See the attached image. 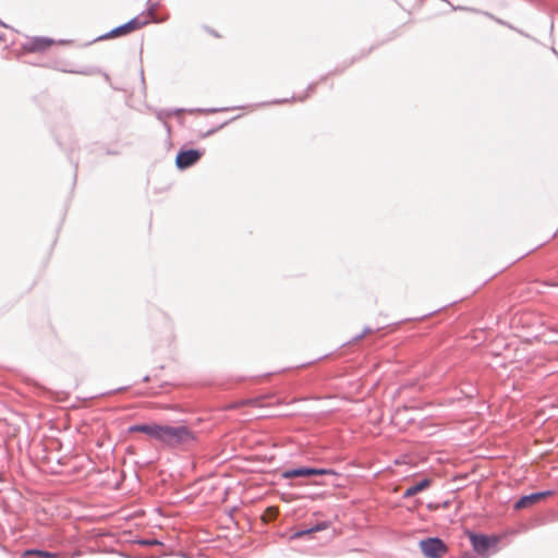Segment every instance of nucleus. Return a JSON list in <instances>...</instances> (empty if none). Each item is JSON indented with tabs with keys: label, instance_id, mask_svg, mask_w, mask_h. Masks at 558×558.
<instances>
[{
	"label": "nucleus",
	"instance_id": "f257e3e1",
	"mask_svg": "<svg viewBox=\"0 0 558 558\" xmlns=\"http://www.w3.org/2000/svg\"><path fill=\"white\" fill-rule=\"evenodd\" d=\"M156 441L168 448H179L196 442L197 436L184 424H159Z\"/></svg>",
	"mask_w": 558,
	"mask_h": 558
},
{
	"label": "nucleus",
	"instance_id": "f03ea898",
	"mask_svg": "<svg viewBox=\"0 0 558 558\" xmlns=\"http://www.w3.org/2000/svg\"><path fill=\"white\" fill-rule=\"evenodd\" d=\"M469 539L476 554L487 557L490 550H493V553L497 550V545L501 537L495 534L487 535L483 533L469 532Z\"/></svg>",
	"mask_w": 558,
	"mask_h": 558
},
{
	"label": "nucleus",
	"instance_id": "7ed1b4c3",
	"mask_svg": "<svg viewBox=\"0 0 558 558\" xmlns=\"http://www.w3.org/2000/svg\"><path fill=\"white\" fill-rule=\"evenodd\" d=\"M322 475H337V472L333 469L328 468L299 465L295 468L286 469L281 473V477L286 480H293L298 477L308 478Z\"/></svg>",
	"mask_w": 558,
	"mask_h": 558
},
{
	"label": "nucleus",
	"instance_id": "20e7f679",
	"mask_svg": "<svg viewBox=\"0 0 558 558\" xmlns=\"http://www.w3.org/2000/svg\"><path fill=\"white\" fill-rule=\"evenodd\" d=\"M418 547L425 558H442L449 547L439 536H429L418 542Z\"/></svg>",
	"mask_w": 558,
	"mask_h": 558
},
{
	"label": "nucleus",
	"instance_id": "39448f33",
	"mask_svg": "<svg viewBox=\"0 0 558 558\" xmlns=\"http://www.w3.org/2000/svg\"><path fill=\"white\" fill-rule=\"evenodd\" d=\"M149 23L148 19H142L140 15L134 16L130 21L113 27L108 33L99 36L96 40L116 38L120 36H125L132 32L141 29L145 27Z\"/></svg>",
	"mask_w": 558,
	"mask_h": 558
},
{
	"label": "nucleus",
	"instance_id": "423d86ee",
	"mask_svg": "<svg viewBox=\"0 0 558 558\" xmlns=\"http://www.w3.org/2000/svg\"><path fill=\"white\" fill-rule=\"evenodd\" d=\"M204 154V148H186L182 146L175 156V167L181 171L186 170L196 165Z\"/></svg>",
	"mask_w": 558,
	"mask_h": 558
},
{
	"label": "nucleus",
	"instance_id": "0eeeda50",
	"mask_svg": "<svg viewBox=\"0 0 558 558\" xmlns=\"http://www.w3.org/2000/svg\"><path fill=\"white\" fill-rule=\"evenodd\" d=\"M229 108H196V109H184V108H177V109H160L156 111V118L162 122L166 131L168 133L171 132L170 124L166 121L167 119L171 118L172 116H179L183 112H202V113H216V112H222L228 111Z\"/></svg>",
	"mask_w": 558,
	"mask_h": 558
},
{
	"label": "nucleus",
	"instance_id": "6e6552de",
	"mask_svg": "<svg viewBox=\"0 0 558 558\" xmlns=\"http://www.w3.org/2000/svg\"><path fill=\"white\" fill-rule=\"evenodd\" d=\"M121 132V122L117 118L104 119L98 125V134L113 143L119 142Z\"/></svg>",
	"mask_w": 558,
	"mask_h": 558
},
{
	"label": "nucleus",
	"instance_id": "1a4fd4ad",
	"mask_svg": "<svg viewBox=\"0 0 558 558\" xmlns=\"http://www.w3.org/2000/svg\"><path fill=\"white\" fill-rule=\"evenodd\" d=\"M555 492L553 489L547 490H541V492H534L527 495H522L519 497V499L515 500L513 504V509L519 511L526 508H530L539 501L544 500L545 498L553 496Z\"/></svg>",
	"mask_w": 558,
	"mask_h": 558
},
{
	"label": "nucleus",
	"instance_id": "9d476101",
	"mask_svg": "<svg viewBox=\"0 0 558 558\" xmlns=\"http://www.w3.org/2000/svg\"><path fill=\"white\" fill-rule=\"evenodd\" d=\"M54 40L49 37L44 36H34L29 38L26 43L22 45V48L26 52H44L46 51L50 46H52Z\"/></svg>",
	"mask_w": 558,
	"mask_h": 558
},
{
	"label": "nucleus",
	"instance_id": "9b49d317",
	"mask_svg": "<svg viewBox=\"0 0 558 558\" xmlns=\"http://www.w3.org/2000/svg\"><path fill=\"white\" fill-rule=\"evenodd\" d=\"M432 478L424 476L417 482L413 483L412 485L408 486L407 489L403 492L402 497L403 498H411L425 489H427L432 485Z\"/></svg>",
	"mask_w": 558,
	"mask_h": 558
},
{
	"label": "nucleus",
	"instance_id": "f8f14e48",
	"mask_svg": "<svg viewBox=\"0 0 558 558\" xmlns=\"http://www.w3.org/2000/svg\"><path fill=\"white\" fill-rule=\"evenodd\" d=\"M317 85H318V82H313L307 85L306 90L303 95H300V96L293 95L291 98L274 99L269 102H265L264 105H281V104L290 102L291 100L304 101L311 94H313L316 90Z\"/></svg>",
	"mask_w": 558,
	"mask_h": 558
},
{
	"label": "nucleus",
	"instance_id": "ddd939ff",
	"mask_svg": "<svg viewBox=\"0 0 558 558\" xmlns=\"http://www.w3.org/2000/svg\"><path fill=\"white\" fill-rule=\"evenodd\" d=\"M158 426H159V423L148 422V423H138L136 428H138V433H143L150 439L156 440Z\"/></svg>",
	"mask_w": 558,
	"mask_h": 558
},
{
	"label": "nucleus",
	"instance_id": "4468645a",
	"mask_svg": "<svg viewBox=\"0 0 558 558\" xmlns=\"http://www.w3.org/2000/svg\"><path fill=\"white\" fill-rule=\"evenodd\" d=\"M481 15L496 22L497 24L499 25H502V26H506L512 31H515L517 33L521 34V35H524V36H527L526 34H524L523 31L521 29H518L517 27H514L512 24L508 23L507 21L502 20V19H499L497 17L496 15H494L493 13L488 12V11H485L484 12H481Z\"/></svg>",
	"mask_w": 558,
	"mask_h": 558
},
{
	"label": "nucleus",
	"instance_id": "2eb2a0df",
	"mask_svg": "<svg viewBox=\"0 0 558 558\" xmlns=\"http://www.w3.org/2000/svg\"><path fill=\"white\" fill-rule=\"evenodd\" d=\"M27 556H38L40 558H56L57 554L39 548H29L23 553V557Z\"/></svg>",
	"mask_w": 558,
	"mask_h": 558
},
{
	"label": "nucleus",
	"instance_id": "dca6fc26",
	"mask_svg": "<svg viewBox=\"0 0 558 558\" xmlns=\"http://www.w3.org/2000/svg\"><path fill=\"white\" fill-rule=\"evenodd\" d=\"M132 542L142 547H151V546L162 545V542H160L159 539L154 538V537H137V538L133 539Z\"/></svg>",
	"mask_w": 558,
	"mask_h": 558
},
{
	"label": "nucleus",
	"instance_id": "f3484780",
	"mask_svg": "<svg viewBox=\"0 0 558 558\" xmlns=\"http://www.w3.org/2000/svg\"><path fill=\"white\" fill-rule=\"evenodd\" d=\"M357 59L359 58H352V60L348 64H345L344 66H342V68H338L337 66L335 70L328 72L327 74L322 75L320 78L318 80V84L325 82L331 75H336L338 73L343 72L348 66H350L352 63H354Z\"/></svg>",
	"mask_w": 558,
	"mask_h": 558
},
{
	"label": "nucleus",
	"instance_id": "a211bd4d",
	"mask_svg": "<svg viewBox=\"0 0 558 558\" xmlns=\"http://www.w3.org/2000/svg\"><path fill=\"white\" fill-rule=\"evenodd\" d=\"M330 526V521H319L315 523L314 525L308 527V531H311V534L317 533L320 531H324Z\"/></svg>",
	"mask_w": 558,
	"mask_h": 558
},
{
	"label": "nucleus",
	"instance_id": "6ab92c4d",
	"mask_svg": "<svg viewBox=\"0 0 558 558\" xmlns=\"http://www.w3.org/2000/svg\"><path fill=\"white\" fill-rule=\"evenodd\" d=\"M61 71L69 72V73H77V74H83V75H92V74H95L97 72L93 68H84L82 70H65V69H62Z\"/></svg>",
	"mask_w": 558,
	"mask_h": 558
},
{
	"label": "nucleus",
	"instance_id": "aec40b11",
	"mask_svg": "<svg viewBox=\"0 0 558 558\" xmlns=\"http://www.w3.org/2000/svg\"><path fill=\"white\" fill-rule=\"evenodd\" d=\"M452 10L454 11H464V12H472V13H475V14H481V12H484V10H481V9H476V8H473V7H464V5H452Z\"/></svg>",
	"mask_w": 558,
	"mask_h": 558
},
{
	"label": "nucleus",
	"instance_id": "412c9836",
	"mask_svg": "<svg viewBox=\"0 0 558 558\" xmlns=\"http://www.w3.org/2000/svg\"><path fill=\"white\" fill-rule=\"evenodd\" d=\"M227 124H228V121H226V122H223V123H221V124H219V125H217V126H215V128H213V129H209V130H207L206 132L201 133V134H199V137H201V138L208 137V136H210V135L215 134L217 131L221 130V129H222L223 126H226Z\"/></svg>",
	"mask_w": 558,
	"mask_h": 558
},
{
	"label": "nucleus",
	"instance_id": "4be33fe9",
	"mask_svg": "<svg viewBox=\"0 0 558 558\" xmlns=\"http://www.w3.org/2000/svg\"><path fill=\"white\" fill-rule=\"evenodd\" d=\"M306 535H311V531H308V527L295 531L291 535V538L292 539H300V538L305 537Z\"/></svg>",
	"mask_w": 558,
	"mask_h": 558
},
{
	"label": "nucleus",
	"instance_id": "5701e85b",
	"mask_svg": "<svg viewBox=\"0 0 558 558\" xmlns=\"http://www.w3.org/2000/svg\"><path fill=\"white\" fill-rule=\"evenodd\" d=\"M158 7V2H150V0H148V7L146 8V10L142 11L141 14H138L141 17L145 14H153L154 11L157 9Z\"/></svg>",
	"mask_w": 558,
	"mask_h": 558
},
{
	"label": "nucleus",
	"instance_id": "b1692460",
	"mask_svg": "<svg viewBox=\"0 0 558 558\" xmlns=\"http://www.w3.org/2000/svg\"><path fill=\"white\" fill-rule=\"evenodd\" d=\"M372 331H373V329L371 327H365L362 330V332L356 335V336H354L351 341L352 342H356V341L361 340L362 338H364L366 335L372 333Z\"/></svg>",
	"mask_w": 558,
	"mask_h": 558
},
{
	"label": "nucleus",
	"instance_id": "393cba45",
	"mask_svg": "<svg viewBox=\"0 0 558 558\" xmlns=\"http://www.w3.org/2000/svg\"><path fill=\"white\" fill-rule=\"evenodd\" d=\"M128 388H129L128 386L119 387L117 389H113V390H110V391H107V392H102L101 396H111V395L117 393V392L125 391Z\"/></svg>",
	"mask_w": 558,
	"mask_h": 558
},
{
	"label": "nucleus",
	"instance_id": "a878e982",
	"mask_svg": "<svg viewBox=\"0 0 558 558\" xmlns=\"http://www.w3.org/2000/svg\"><path fill=\"white\" fill-rule=\"evenodd\" d=\"M104 149H105L106 155H111V156L119 155V150L111 149V148L107 147L106 145H104Z\"/></svg>",
	"mask_w": 558,
	"mask_h": 558
},
{
	"label": "nucleus",
	"instance_id": "bb28decb",
	"mask_svg": "<svg viewBox=\"0 0 558 558\" xmlns=\"http://www.w3.org/2000/svg\"><path fill=\"white\" fill-rule=\"evenodd\" d=\"M136 427H137V424L130 425V426L128 427V433H129V434L138 433V428H136Z\"/></svg>",
	"mask_w": 558,
	"mask_h": 558
},
{
	"label": "nucleus",
	"instance_id": "cd10ccee",
	"mask_svg": "<svg viewBox=\"0 0 558 558\" xmlns=\"http://www.w3.org/2000/svg\"><path fill=\"white\" fill-rule=\"evenodd\" d=\"M141 83H142L143 89L145 90L146 89V84H145V77H144V71L143 70H141Z\"/></svg>",
	"mask_w": 558,
	"mask_h": 558
},
{
	"label": "nucleus",
	"instance_id": "c85d7f7f",
	"mask_svg": "<svg viewBox=\"0 0 558 558\" xmlns=\"http://www.w3.org/2000/svg\"><path fill=\"white\" fill-rule=\"evenodd\" d=\"M73 165H74V182L76 181V172H77V168H78V161H73Z\"/></svg>",
	"mask_w": 558,
	"mask_h": 558
},
{
	"label": "nucleus",
	"instance_id": "c756f323",
	"mask_svg": "<svg viewBox=\"0 0 558 558\" xmlns=\"http://www.w3.org/2000/svg\"><path fill=\"white\" fill-rule=\"evenodd\" d=\"M461 558H476L475 556H473L472 554L470 553H465Z\"/></svg>",
	"mask_w": 558,
	"mask_h": 558
},
{
	"label": "nucleus",
	"instance_id": "7c9ffc66",
	"mask_svg": "<svg viewBox=\"0 0 558 558\" xmlns=\"http://www.w3.org/2000/svg\"><path fill=\"white\" fill-rule=\"evenodd\" d=\"M142 380L143 383H148L150 380L149 375L144 376Z\"/></svg>",
	"mask_w": 558,
	"mask_h": 558
},
{
	"label": "nucleus",
	"instance_id": "2f4dec72",
	"mask_svg": "<svg viewBox=\"0 0 558 558\" xmlns=\"http://www.w3.org/2000/svg\"><path fill=\"white\" fill-rule=\"evenodd\" d=\"M553 52L554 54L558 56V51L555 48H553Z\"/></svg>",
	"mask_w": 558,
	"mask_h": 558
},
{
	"label": "nucleus",
	"instance_id": "473e14b6",
	"mask_svg": "<svg viewBox=\"0 0 558 558\" xmlns=\"http://www.w3.org/2000/svg\"><path fill=\"white\" fill-rule=\"evenodd\" d=\"M432 314H433V313L424 314L422 318H425V317H427V316H429V315H432Z\"/></svg>",
	"mask_w": 558,
	"mask_h": 558
},
{
	"label": "nucleus",
	"instance_id": "72a5a7b5",
	"mask_svg": "<svg viewBox=\"0 0 558 558\" xmlns=\"http://www.w3.org/2000/svg\"><path fill=\"white\" fill-rule=\"evenodd\" d=\"M0 25L7 27V25L2 21H0Z\"/></svg>",
	"mask_w": 558,
	"mask_h": 558
},
{
	"label": "nucleus",
	"instance_id": "f704fd0d",
	"mask_svg": "<svg viewBox=\"0 0 558 558\" xmlns=\"http://www.w3.org/2000/svg\"><path fill=\"white\" fill-rule=\"evenodd\" d=\"M69 43L68 40H61L60 44H66Z\"/></svg>",
	"mask_w": 558,
	"mask_h": 558
}]
</instances>
